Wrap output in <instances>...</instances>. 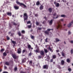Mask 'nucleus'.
<instances>
[{
  "mask_svg": "<svg viewBox=\"0 0 73 73\" xmlns=\"http://www.w3.org/2000/svg\"><path fill=\"white\" fill-rule=\"evenodd\" d=\"M63 19H60L59 21V23H57V25H56V27L57 29L60 28V29H61L62 28V26L61 24L60 21H63Z\"/></svg>",
  "mask_w": 73,
  "mask_h": 73,
  "instance_id": "1",
  "label": "nucleus"
},
{
  "mask_svg": "<svg viewBox=\"0 0 73 73\" xmlns=\"http://www.w3.org/2000/svg\"><path fill=\"white\" fill-rule=\"evenodd\" d=\"M23 17L24 21H25L26 20H27L28 18V14H27V13H24Z\"/></svg>",
  "mask_w": 73,
  "mask_h": 73,
  "instance_id": "2",
  "label": "nucleus"
},
{
  "mask_svg": "<svg viewBox=\"0 0 73 73\" xmlns=\"http://www.w3.org/2000/svg\"><path fill=\"white\" fill-rule=\"evenodd\" d=\"M17 4L18 5H19L20 6H22L23 5L24 7H27V6L25 5L24 3H20V2L19 1H16V2Z\"/></svg>",
  "mask_w": 73,
  "mask_h": 73,
  "instance_id": "3",
  "label": "nucleus"
},
{
  "mask_svg": "<svg viewBox=\"0 0 73 73\" xmlns=\"http://www.w3.org/2000/svg\"><path fill=\"white\" fill-rule=\"evenodd\" d=\"M56 13H54V14H53V17H52V18L54 19H58V18L59 16L58 15H57L56 17H55L56 16Z\"/></svg>",
  "mask_w": 73,
  "mask_h": 73,
  "instance_id": "4",
  "label": "nucleus"
},
{
  "mask_svg": "<svg viewBox=\"0 0 73 73\" xmlns=\"http://www.w3.org/2000/svg\"><path fill=\"white\" fill-rule=\"evenodd\" d=\"M17 53L18 54H20L22 52V49L20 48H19L17 49Z\"/></svg>",
  "mask_w": 73,
  "mask_h": 73,
  "instance_id": "5",
  "label": "nucleus"
},
{
  "mask_svg": "<svg viewBox=\"0 0 73 73\" xmlns=\"http://www.w3.org/2000/svg\"><path fill=\"white\" fill-rule=\"evenodd\" d=\"M11 42H12L13 44V46H15L16 44V41H13L12 39H11Z\"/></svg>",
  "mask_w": 73,
  "mask_h": 73,
  "instance_id": "6",
  "label": "nucleus"
},
{
  "mask_svg": "<svg viewBox=\"0 0 73 73\" xmlns=\"http://www.w3.org/2000/svg\"><path fill=\"white\" fill-rule=\"evenodd\" d=\"M73 24V21H72L69 24H68V28H70V27H71V26L72 24Z\"/></svg>",
  "mask_w": 73,
  "mask_h": 73,
  "instance_id": "7",
  "label": "nucleus"
},
{
  "mask_svg": "<svg viewBox=\"0 0 73 73\" xmlns=\"http://www.w3.org/2000/svg\"><path fill=\"white\" fill-rule=\"evenodd\" d=\"M43 68L44 69H48V66L47 65H44L43 66Z\"/></svg>",
  "mask_w": 73,
  "mask_h": 73,
  "instance_id": "8",
  "label": "nucleus"
},
{
  "mask_svg": "<svg viewBox=\"0 0 73 73\" xmlns=\"http://www.w3.org/2000/svg\"><path fill=\"white\" fill-rule=\"evenodd\" d=\"M54 4L55 5V6L56 7H59L60 5L59 3H56V1H54Z\"/></svg>",
  "mask_w": 73,
  "mask_h": 73,
  "instance_id": "9",
  "label": "nucleus"
},
{
  "mask_svg": "<svg viewBox=\"0 0 73 73\" xmlns=\"http://www.w3.org/2000/svg\"><path fill=\"white\" fill-rule=\"evenodd\" d=\"M12 56L14 59H17V56L16 54H12Z\"/></svg>",
  "mask_w": 73,
  "mask_h": 73,
  "instance_id": "10",
  "label": "nucleus"
},
{
  "mask_svg": "<svg viewBox=\"0 0 73 73\" xmlns=\"http://www.w3.org/2000/svg\"><path fill=\"white\" fill-rule=\"evenodd\" d=\"M27 46H28V49H32V50L33 49V48H31V45H29V44H28Z\"/></svg>",
  "mask_w": 73,
  "mask_h": 73,
  "instance_id": "11",
  "label": "nucleus"
},
{
  "mask_svg": "<svg viewBox=\"0 0 73 73\" xmlns=\"http://www.w3.org/2000/svg\"><path fill=\"white\" fill-rule=\"evenodd\" d=\"M34 51L36 53H39V52H40V50H39V48H38V47L36 50H34Z\"/></svg>",
  "mask_w": 73,
  "mask_h": 73,
  "instance_id": "12",
  "label": "nucleus"
},
{
  "mask_svg": "<svg viewBox=\"0 0 73 73\" xmlns=\"http://www.w3.org/2000/svg\"><path fill=\"white\" fill-rule=\"evenodd\" d=\"M40 54L41 56H43L44 55V50H41L40 52Z\"/></svg>",
  "mask_w": 73,
  "mask_h": 73,
  "instance_id": "13",
  "label": "nucleus"
},
{
  "mask_svg": "<svg viewBox=\"0 0 73 73\" xmlns=\"http://www.w3.org/2000/svg\"><path fill=\"white\" fill-rule=\"evenodd\" d=\"M53 20H54V19H51L49 23V24H50V25H52L53 23Z\"/></svg>",
  "mask_w": 73,
  "mask_h": 73,
  "instance_id": "14",
  "label": "nucleus"
},
{
  "mask_svg": "<svg viewBox=\"0 0 73 73\" xmlns=\"http://www.w3.org/2000/svg\"><path fill=\"white\" fill-rule=\"evenodd\" d=\"M65 63V61H64V60H61V64L62 65H64Z\"/></svg>",
  "mask_w": 73,
  "mask_h": 73,
  "instance_id": "15",
  "label": "nucleus"
},
{
  "mask_svg": "<svg viewBox=\"0 0 73 73\" xmlns=\"http://www.w3.org/2000/svg\"><path fill=\"white\" fill-rule=\"evenodd\" d=\"M26 60H27V58H24L22 60V63H24V62H26Z\"/></svg>",
  "mask_w": 73,
  "mask_h": 73,
  "instance_id": "16",
  "label": "nucleus"
},
{
  "mask_svg": "<svg viewBox=\"0 0 73 73\" xmlns=\"http://www.w3.org/2000/svg\"><path fill=\"white\" fill-rule=\"evenodd\" d=\"M48 11H49V12H50V13H51V12H52V8H51V7H50V8L48 9Z\"/></svg>",
  "mask_w": 73,
  "mask_h": 73,
  "instance_id": "17",
  "label": "nucleus"
},
{
  "mask_svg": "<svg viewBox=\"0 0 73 73\" xmlns=\"http://www.w3.org/2000/svg\"><path fill=\"white\" fill-rule=\"evenodd\" d=\"M14 7L16 10H17L18 9H19V6H16V5L14 6Z\"/></svg>",
  "mask_w": 73,
  "mask_h": 73,
  "instance_id": "18",
  "label": "nucleus"
},
{
  "mask_svg": "<svg viewBox=\"0 0 73 73\" xmlns=\"http://www.w3.org/2000/svg\"><path fill=\"white\" fill-rule=\"evenodd\" d=\"M7 13L8 16H11L12 15V13H11V12H10V13H9V12H8V13Z\"/></svg>",
  "mask_w": 73,
  "mask_h": 73,
  "instance_id": "19",
  "label": "nucleus"
},
{
  "mask_svg": "<svg viewBox=\"0 0 73 73\" xmlns=\"http://www.w3.org/2000/svg\"><path fill=\"white\" fill-rule=\"evenodd\" d=\"M49 32L48 31V29L47 30V31H46L44 32V33L48 35H49Z\"/></svg>",
  "mask_w": 73,
  "mask_h": 73,
  "instance_id": "20",
  "label": "nucleus"
},
{
  "mask_svg": "<svg viewBox=\"0 0 73 73\" xmlns=\"http://www.w3.org/2000/svg\"><path fill=\"white\" fill-rule=\"evenodd\" d=\"M43 8L44 6L43 5H41L40 7V10H42V9H43Z\"/></svg>",
  "mask_w": 73,
  "mask_h": 73,
  "instance_id": "21",
  "label": "nucleus"
},
{
  "mask_svg": "<svg viewBox=\"0 0 73 73\" xmlns=\"http://www.w3.org/2000/svg\"><path fill=\"white\" fill-rule=\"evenodd\" d=\"M48 49H49V50H50V51H51V52H53V50H52V49L51 48L50 46H49V47L48 48Z\"/></svg>",
  "mask_w": 73,
  "mask_h": 73,
  "instance_id": "22",
  "label": "nucleus"
},
{
  "mask_svg": "<svg viewBox=\"0 0 73 73\" xmlns=\"http://www.w3.org/2000/svg\"><path fill=\"white\" fill-rule=\"evenodd\" d=\"M5 65H6L7 66L9 65H10L9 62L8 61H6V62H5Z\"/></svg>",
  "mask_w": 73,
  "mask_h": 73,
  "instance_id": "23",
  "label": "nucleus"
},
{
  "mask_svg": "<svg viewBox=\"0 0 73 73\" xmlns=\"http://www.w3.org/2000/svg\"><path fill=\"white\" fill-rule=\"evenodd\" d=\"M66 61L68 63H70L71 62V61L69 58H67L66 60Z\"/></svg>",
  "mask_w": 73,
  "mask_h": 73,
  "instance_id": "24",
  "label": "nucleus"
},
{
  "mask_svg": "<svg viewBox=\"0 0 73 73\" xmlns=\"http://www.w3.org/2000/svg\"><path fill=\"white\" fill-rule=\"evenodd\" d=\"M56 58V54H54L52 56V58L54 59Z\"/></svg>",
  "mask_w": 73,
  "mask_h": 73,
  "instance_id": "25",
  "label": "nucleus"
},
{
  "mask_svg": "<svg viewBox=\"0 0 73 73\" xmlns=\"http://www.w3.org/2000/svg\"><path fill=\"white\" fill-rule=\"evenodd\" d=\"M31 38L32 39H33V40H34L35 38V36H32V35H31Z\"/></svg>",
  "mask_w": 73,
  "mask_h": 73,
  "instance_id": "26",
  "label": "nucleus"
},
{
  "mask_svg": "<svg viewBox=\"0 0 73 73\" xmlns=\"http://www.w3.org/2000/svg\"><path fill=\"white\" fill-rule=\"evenodd\" d=\"M40 2L39 1H37L36 2V4L37 5H40Z\"/></svg>",
  "mask_w": 73,
  "mask_h": 73,
  "instance_id": "27",
  "label": "nucleus"
},
{
  "mask_svg": "<svg viewBox=\"0 0 73 73\" xmlns=\"http://www.w3.org/2000/svg\"><path fill=\"white\" fill-rule=\"evenodd\" d=\"M62 56L63 57H65V53H63V52H62Z\"/></svg>",
  "mask_w": 73,
  "mask_h": 73,
  "instance_id": "28",
  "label": "nucleus"
},
{
  "mask_svg": "<svg viewBox=\"0 0 73 73\" xmlns=\"http://www.w3.org/2000/svg\"><path fill=\"white\" fill-rule=\"evenodd\" d=\"M7 40H9L10 39L9 37H8V36H7Z\"/></svg>",
  "mask_w": 73,
  "mask_h": 73,
  "instance_id": "29",
  "label": "nucleus"
},
{
  "mask_svg": "<svg viewBox=\"0 0 73 73\" xmlns=\"http://www.w3.org/2000/svg\"><path fill=\"white\" fill-rule=\"evenodd\" d=\"M44 52H45V53H46L48 52V50H47V49H44Z\"/></svg>",
  "mask_w": 73,
  "mask_h": 73,
  "instance_id": "30",
  "label": "nucleus"
},
{
  "mask_svg": "<svg viewBox=\"0 0 73 73\" xmlns=\"http://www.w3.org/2000/svg\"><path fill=\"white\" fill-rule=\"evenodd\" d=\"M36 24L37 26H38V25H39V23H38V21H36Z\"/></svg>",
  "mask_w": 73,
  "mask_h": 73,
  "instance_id": "31",
  "label": "nucleus"
},
{
  "mask_svg": "<svg viewBox=\"0 0 73 73\" xmlns=\"http://www.w3.org/2000/svg\"><path fill=\"white\" fill-rule=\"evenodd\" d=\"M3 55L4 56H6L7 55V53H5V52H4L3 53Z\"/></svg>",
  "mask_w": 73,
  "mask_h": 73,
  "instance_id": "32",
  "label": "nucleus"
},
{
  "mask_svg": "<svg viewBox=\"0 0 73 73\" xmlns=\"http://www.w3.org/2000/svg\"><path fill=\"white\" fill-rule=\"evenodd\" d=\"M25 52H26V50L25 49H23V50H22V53H24Z\"/></svg>",
  "mask_w": 73,
  "mask_h": 73,
  "instance_id": "33",
  "label": "nucleus"
},
{
  "mask_svg": "<svg viewBox=\"0 0 73 73\" xmlns=\"http://www.w3.org/2000/svg\"><path fill=\"white\" fill-rule=\"evenodd\" d=\"M55 40H56V42H57L58 41H60V40H59V39H58V38H56V39H55Z\"/></svg>",
  "mask_w": 73,
  "mask_h": 73,
  "instance_id": "34",
  "label": "nucleus"
},
{
  "mask_svg": "<svg viewBox=\"0 0 73 73\" xmlns=\"http://www.w3.org/2000/svg\"><path fill=\"white\" fill-rule=\"evenodd\" d=\"M61 16L62 17H65L66 15H64V14H62V15H61Z\"/></svg>",
  "mask_w": 73,
  "mask_h": 73,
  "instance_id": "35",
  "label": "nucleus"
},
{
  "mask_svg": "<svg viewBox=\"0 0 73 73\" xmlns=\"http://www.w3.org/2000/svg\"><path fill=\"white\" fill-rule=\"evenodd\" d=\"M70 52L71 54H73V49H71V50H70Z\"/></svg>",
  "mask_w": 73,
  "mask_h": 73,
  "instance_id": "36",
  "label": "nucleus"
},
{
  "mask_svg": "<svg viewBox=\"0 0 73 73\" xmlns=\"http://www.w3.org/2000/svg\"><path fill=\"white\" fill-rule=\"evenodd\" d=\"M4 50H5V49H1L0 50V52H4Z\"/></svg>",
  "mask_w": 73,
  "mask_h": 73,
  "instance_id": "37",
  "label": "nucleus"
},
{
  "mask_svg": "<svg viewBox=\"0 0 73 73\" xmlns=\"http://www.w3.org/2000/svg\"><path fill=\"white\" fill-rule=\"evenodd\" d=\"M51 30H53V29H47V31H48V32H50V31H51Z\"/></svg>",
  "mask_w": 73,
  "mask_h": 73,
  "instance_id": "38",
  "label": "nucleus"
},
{
  "mask_svg": "<svg viewBox=\"0 0 73 73\" xmlns=\"http://www.w3.org/2000/svg\"><path fill=\"white\" fill-rule=\"evenodd\" d=\"M68 70L69 71V72H71L72 70V69L71 68H68Z\"/></svg>",
  "mask_w": 73,
  "mask_h": 73,
  "instance_id": "39",
  "label": "nucleus"
},
{
  "mask_svg": "<svg viewBox=\"0 0 73 73\" xmlns=\"http://www.w3.org/2000/svg\"><path fill=\"white\" fill-rule=\"evenodd\" d=\"M14 70L15 71H17V67H15L14 68Z\"/></svg>",
  "mask_w": 73,
  "mask_h": 73,
  "instance_id": "40",
  "label": "nucleus"
},
{
  "mask_svg": "<svg viewBox=\"0 0 73 73\" xmlns=\"http://www.w3.org/2000/svg\"><path fill=\"white\" fill-rule=\"evenodd\" d=\"M31 25H28L27 27L29 28H31Z\"/></svg>",
  "mask_w": 73,
  "mask_h": 73,
  "instance_id": "41",
  "label": "nucleus"
},
{
  "mask_svg": "<svg viewBox=\"0 0 73 73\" xmlns=\"http://www.w3.org/2000/svg\"><path fill=\"white\" fill-rule=\"evenodd\" d=\"M31 55H32V53L31 52L30 53H29L28 56H31Z\"/></svg>",
  "mask_w": 73,
  "mask_h": 73,
  "instance_id": "42",
  "label": "nucleus"
},
{
  "mask_svg": "<svg viewBox=\"0 0 73 73\" xmlns=\"http://www.w3.org/2000/svg\"><path fill=\"white\" fill-rule=\"evenodd\" d=\"M18 35L19 36H21V34L20 33V32H18Z\"/></svg>",
  "mask_w": 73,
  "mask_h": 73,
  "instance_id": "43",
  "label": "nucleus"
},
{
  "mask_svg": "<svg viewBox=\"0 0 73 73\" xmlns=\"http://www.w3.org/2000/svg\"><path fill=\"white\" fill-rule=\"evenodd\" d=\"M47 40H48L47 38H46L45 40V42H48V41H47Z\"/></svg>",
  "mask_w": 73,
  "mask_h": 73,
  "instance_id": "44",
  "label": "nucleus"
},
{
  "mask_svg": "<svg viewBox=\"0 0 73 73\" xmlns=\"http://www.w3.org/2000/svg\"><path fill=\"white\" fill-rule=\"evenodd\" d=\"M31 23V21H27V24H30Z\"/></svg>",
  "mask_w": 73,
  "mask_h": 73,
  "instance_id": "45",
  "label": "nucleus"
},
{
  "mask_svg": "<svg viewBox=\"0 0 73 73\" xmlns=\"http://www.w3.org/2000/svg\"><path fill=\"white\" fill-rule=\"evenodd\" d=\"M58 69H61V67L60 66V65L58 66Z\"/></svg>",
  "mask_w": 73,
  "mask_h": 73,
  "instance_id": "46",
  "label": "nucleus"
},
{
  "mask_svg": "<svg viewBox=\"0 0 73 73\" xmlns=\"http://www.w3.org/2000/svg\"><path fill=\"white\" fill-rule=\"evenodd\" d=\"M42 30L41 28H38V30Z\"/></svg>",
  "mask_w": 73,
  "mask_h": 73,
  "instance_id": "47",
  "label": "nucleus"
},
{
  "mask_svg": "<svg viewBox=\"0 0 73 73\" xmlns=\"http://www.w3.org/2000/svg\"><path fill=\"white\" fill-rule=\"evenodd\" d=\"M20 73H26L25 72H23V71H21Z\"/></svg>",
  "mask_w": 73,
  "mask_h": 73,
  "instance_id": "48",
  "label": "nucleus"
},
{
  "mask_svg": "<svg viewBox=\"0 0 73 73\" xmlns=\"http://www.w3.org/2000/svg\"><path fill=\"white\" fill-rule=\"evenodd\" d=\"M13 25H15V26H16V25H17V24L15 23H14Z\"/></svg>",
  "mask_w": 73,
  "mask_h": 73,
  "instance_id": "49",
  "label": "nucleus"
},
{
  "mask_svg": "<svg viewBox=\"0 0 73 73\" xmlns=\"http://www.w3.org/2000/svg\"><path fill=\"white\" fill-rule=\"evenodd\" d=\"M47 59H50V57L49 56H47Z\"/></svg>",
  "mask_w": 73,
  "mask_h": 73,
  "instance_id": "50",
  "label": "nucleus"
},
{
  "mask_svg": "<svg viewBox=\"0 0 73 73\" xmlns=\"http://www.w3.org/2000/svg\"><path fill=\"white\" fill-rule=\"evenodd\" d=\"M21 32L22 33H25V31H22Z\"/></svg>",
  "mask_w": 73,
  "mask_h": 73,
  "instance_id": "51",
  "label": "nucleus"
},
{
  "mask_svg": "<svg viewBox=\"0 0 73 73\" xmlns=\"http://www.w3.org/2000/svg\"><path fill=\"white\" fill-rule=\"evenodd\" d=\"M53 61V59H51L50 62H52Z\"/></svg>",
  "mask_w": 73,
  "mask_h": 73,
  "instance_id": "52",
  "label": "nucleus"
},
{
  "mask_svg": "<svg viewBox=\"0 0 73 73\" xmlns=\"http://www.w3.org/2000/svg\"><path fill=\"white\" fill-rule=\"evenodd\" d=\"M45 23H46L45 21H43L42 22V24H45Z\"/></svg>",
  "mask_w": 73,
  "mask_h": 73,
  "instance_id": "53",
  "label": "nucleus"
},
{
  "mask_svg": "<svg viewBox=\"0 0 73 73\" xmlns=\"http://www.w3.org/2000/svg\"><path fill=\"white\" fill-rule=\"evenodd\" d=\"M35 16L36 17H37V16H38V15L37 14H36L35 15Z\"/></svg>",
  "mask_w": 73,
  "mask_h": 73,
  "instance_id": "54",
  "label": "nucleus"
},
{
  "mask_svg": "<svg viewBox=\"0 0 73 73\" xmlns=\"http://www.w3.org/2000/svg\"><path fill=\"white\" fill-rule=\"evenodd\" d=\"M4 67L5 69H7V67L6 66H4Z\"/></svg>",
  "mask_w": 73,
  "mask_h": 73,
  "instance_id": "55",
  "label": "nucleus"
},
{
  "mask_svg": "<svg viewBox=\"0 0 73 73\" xmlns=\"http://www.w3.org/2000/svg\"><path fill=\"white\" fill-rule=\"evenodd\" d=\"M38 57L39 58H42V56H38Z\"/></svg>",
  "mask_w": 73,
  "mask_h": 73,
  "instance_id": "56",
  "label": "nucleus"
},
{
  "mask_svg": "<svg viewBox=\"0 0 73 73\" xmlns=\"http://www.w3.org/2000/svg\"><path fill=\"white\" fill-rule=\"evenodd\" d=\"M68 35H70L71 34V33L70 31H69V32H68Z\"/></svg>",
  "mask_w": 73,
  "mask_h": 73,
  "instance_id": "57",
  "label": "nucleus"
},
{
  "mask_svg": "<svg viewBox=\"0 0 73 73\" xmlns=\"http://www.w3.org/2000/svg\"><path fill=\"white\" fill-rule=\"evenodd\" d=\"M70 43L72 44H73V41L72 40H71L70 41Z\"/></svg>",
  "mask_w": 73,
  "mask_h": 73,
  "instance_id": "58",
  "label": "nucleus"
},
{
  "mask_svg": "<svg viewBox=\"0 0 73 73\" xmlns=\"http://www.w3.org/2000/svg\"><path fill=\"white\" fill-rule=\"evenodd\" d=\"M59 52V50H56V53H58Z\"/></svg>",
  "mask_w": 73,
  "mask_h": 73,
  "instance_id": "59",
  "label": "nucleus"
},
{
  "mask_svg": "<svg viewBox=\"0 0 73 73\" xmlns=\"http://www.w3.org/2000/svg\"><path fill=\"white\" fill-rule=\"evenodd\" d=\"M44 19H45L46 20H47V18L46 17H44Z\"/></svg>",
  "mask_w": 73,
  "mask_h": 73,
  "instance_id": "60",
  "label": "nucleus"
},
{
  "mask_svg": "<svg viewBox=\"0 0 73 73\" xmlns=\"http://www.w3.org/2000/svg\"><path fill=\"white\" fill-rule=\"evenodd\" d=\"M58 55L59 57L61 56V55L60 54V53H58Z\"/></svg>",
  "mask_w": 73,
  "mask_h": 73,
  "instance_id": "61",
  "label": "nucleus"
},
{
  "mask_svg": "<svg viewBox=\"0 0 73 73\" xmlns=\"http://www.w3.org/2000/svg\"><path fill=\"white\" fill-rule=\"evenodd\" d=\"M9 27L10 28H12V26H11V25H9Z\"/></svg>",
  "mask_w": 73,
  "mask_h": 73,
  "instance_id": "62",
  "label": "nucleus"
},
{
  "mask_svg": "<svg viewBox=\"0 0 73 73\" xmlns=\"http://www.w3.org/2000/svg\"><path fill=\"white\" fill-rule=\"evenodd\" d=\"M38 65H39L40 66V64L39 63H38V65L36 64V66H38Z\"/></svg>",
  "mask_w": 73,
  "mask_h": 73,
  "instance_id": "63",
  "label": "nucleus"
},
{
  "mask_svg": "<svg viewBox=\"0 0 73 73\" xmlns=\"http://www.w3.org/2000/svg\"><path fill=\"white\" fill-rule=\"evenodd\" d=\"M36 48H37H37H38V45H36Z\"/></svg>",
  "mask_w": 73,
  "mask_h": 73,
  "instance_id": "64",
  "label": "nucleus"
}]
</instances>
